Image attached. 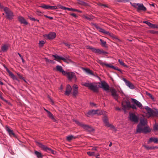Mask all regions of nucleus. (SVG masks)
Listing matches in <instances>:
<instances>
[{
	"instance_id": "nucleus-1",
	"label": "nucleus",
	"mask_w": 158,
	"mask_h": 158,
	"mask_svg": "<svg viewBox=\"0 0 158 158\" xmlns=\"http://www.w3.org/2000/svg\"><path fill=\"white\" fill-rule=\"evenodd\" d=\"M147 125V121L143 118L141 119L139 123L137 125L136 128V134L143 133L144 134L150 132L151 129Z\"/></svg>"
},
{
	"instance_id": "nucleus-2",
	"label": "nucleus",
	"mask_w": 158,
	"mask_h": 158,
	"mask_svg": "<svg viewBox=\"0 0 158 158\" xmlns=\"http://www.w3.org/2000/svg\"><path fill=\"white\" fill-rule=\"evenodd\" d=\"M81 84L94 92H97L98 91V87L96 83H91L89 81H87L85 82L82 83Z\"/></svg>"
},
{
	"instance_id": "nucleus-3",
	"label": "nucleus",
	"mask_w": 158,
	"mask_h": 158,
	"mask_svg": "<svg viewBox=\"0 0 158 158\" xmlns=\"http://www.w3.org/2000/svg\"><path fill=\"white\" fill-rule=\"evenodd\" d=\"M36 142L37 145L39 147L42 148L44 151L52 154H56V152L52 149L51 148L43 145L40 142Z\"/></svg>"
},
{
	"instance_id": "nucleus-4",
	"label": "nucleus",
	"mask_w": 158,
	"mask_h": 158,
	"mask_svg": "<svg viewBox=\"0 0 158 158\" xmlns=\"http://www.w3.org/2000/svg\"><path fill=\"white\" fill-rule=\"evenodd\" d=\"M36 142L37 145L39 147L42 148L44 151L52 154H56V152L52 149L51 148L43 145L40 142Z\"/></svg>"
},
{
	"instance_id": "nucleus-5",
	"label": "nucleus",
	"mask_w": 158,
	"mask_h": 158,
	"mask_svg": "<svg viewBox=\"0 0 158 158\" xmlns=\"http://www.w3.org/2000/svg\"><path fill=\"white\" fill-rule=\"evenodd\" d=\"M130 4L133 7L137 9V10L138 12H139L141 10L145 11L147 10L146 8L142 3H132L130 2Z\"/></svg>"
},
{
	"instance_id": "nucleus-6",
	"label": "nucleus",
	"mask_w": 158,
	"mask_h": 158,
	"mask_svg": "<svg viewBox=\"0 0 158 158\" xmlns=\"http://www.w3.org/2000/svg\"><path fill=\"white\" fill-rule=\"evenodd\" d=\"M75 123L83 127L85 130L89 132H92L94 131V129L91 126L83 124L80 123L78 121H75Z\"/></svg>"
},
{
	"instance_id": "nucleus-7",
	"label": "nucleus",
	"mask_w": 158,
	"mask_h": 158,
	"mask_svg": "<svg viewBox=\"0 0 158 158\" xmlns=\"http://www.w3.org/2000/svg\"><path fill=\"white\" fill-rule=\"evenodd\" d=\"M88 48L92 50L94 52L98 54L106 55L107 53L101 49H96L90 46L88 47Z\"/></svg>"
},
{
	"instance_id": "nucleus-8",
	"label": "nucleus",
	"mask_w": 158,
	"mask_h": 158,
	"mask_svg": "<svg viewBox=\"0 0 158 158\" xmlns=\"http://www.w3.org/2000/svg\"><path fill=\"white\" fill-rule=\"evenodd\" d=\"M3 9L6 15V18L9 20L12 19L14 16L13 12L7 7H4Z\"/></svg>"
},
{
	"instance_id": "nucleus-9",
	"label": "nucleus",
	"mask_w": 158,
	"mask_h": 158,
	"mask_svg": "<svg viewBox=\"0 0 158 158\" xmlns=\"http://www.w3.org/2000/svg\"><path fill=\"white\" fill-rule=\"evenodd\" d=\"M130 102L127 101L126 100H123L121 102V106L122 109L125 112H126L127 110H129L130 106Z\"/></svg>"
},
{
	"instance_id": "nucleus-10",
	"label": "nucleus",
	"mask_w": 158,
	"mask_h": 158,
	"mask_svg": "<svg viewBox=\"0 0 158 158\" xmlns=\"http://www.w3.org/2000/svg\"><path fill=\"white\" fill-rule=\"evenodd\" d=\"M129 118L131 122L135 123H137L139 122V117L134 113H129Z\"/></svg>"
},
{
	"instance_id": "nucleus-11",
	"label": "nucleus",
	"mask_w": 158,
	"mask_h": 158,
	"mask_svg": "<svg viewBox=\"0 0 158 158\" xmlns=\"http://www.w3.org/2000/svg\"><path fill=\"white\" fill-rule=\"evenodd\" d=\"M109 92L111 93V95L116 100H117L119 97L118 94L117 93V91L114 88L111 89L109 87Z\"/></svg>"
},
{
	"instance_id": "nucleus-12",
	"label": "nucleus",
	"mask_w": 158,
	"mask_h": 158,
	"mask_svg": "<svg viewBox=\"0 0 158 158\" xmlns=\"http://www.w3.org/2000/svg\"><path fill=\"white\" fill-rule=\"evenodd\" d=\"M66 76L69 80H71L74 79L75 81L77 80V78L74 73L73 72H66L65 74Z\"/></svg>"
},
{
	"instance_id": "nucleus-13",
	"label": "nucleus",
	"mask_w": 158,
	"mask_h": 158,
	"mask_svg": "<svg viewBox=\"0 0 158 158\" xmlns=\"http://www.w3.org/2000/svg\"><path fill=\"white\" fill-rule=\"evenodd\" d=\"M99 84L100 85L99 87L102 88L105 90L108 91L109 90V85L105 81H101V83H99Z\"/></svg>"
},
{
	"instance_id": "nucleus-14",
	"label": "nucleus",
	"mask_w": 158,
	"mask_h": 158,
	"mask_svg": "<svg viewBox=\"0 0 158 158\" xmlns=\"http://www.w3.org/2000/svg\"><path fill=\"white\" fill-rule=\"evenodd\" d=\"M54 70L55 71L61 73L63 75H65L66 72L63 69L62 67L61 66L59 65H57L56 68L54 69Z\"/></svg>"
},
{
	"instance_id": "nucleus-15",
	"label": "nucleus",
	"mask_w": 158,
	"mask_h": 158,
	"mask_svg": "<svg viewBox=\"0 0 158 158\" xmlns=\"http://www.w3.org/2000/svg\"><path fill=\"white\" fill-rule=\"evenodd\" d=\"M123 80L125 82L126 85L128 86L131 89H134V85L131 82L127 80L124 78H123Z\"/></svg>"
},
{
	"instance_id": "nucleus-16",
	"label": "nucleus",
	"mask_w": 158,
	"mask_h": 158,
	"mask_svg": "<svg viewBox=\"0 0 158 158\" xmlns=\"http://www.w3.org/2000/svg\"><path fill=\"white\" fill-rule=\"evenodd\" d=\"M5 69L6 71L8 72L9 73V76L10 77L13 79V80H15L18 81L17 78L15 77V76L11 72L9 69L6 67H5Z\"/></svg>"
},
{
	"instance_id": "nucleus-17",
	"label": "nucleus",
	"mask_w": 158,
	"mask_h": 158,
	"mask_svg": "<svg viewBox=\"0 0 158 158\" xmlns=\"http://www.w3.org/2000/svg\"><path fill=\"white\" fill-rule=\"evenodd\" d=\"M18 19L21 24H23L25 25H27L28 24V23L23 17L21 16H19L18 17Z\"/></svg>"
},
{
	"instance_id": "nucleus-18",
	"label": "nucleus",
	"mask_w": 158,
	"mask_h": 158,
	"mask_svg": "<svg viewBox=\"0 0 158 158\" xmlns=\"http://www.w3.org/2000/svg\"><path fill=\"white\" fill-rule=\"evenodd\" d=\"M131 102L135 104L138 107L140 108L142 106V104L136 100L132 98H131Z\"/></svg>"
},
{
	"instance_id": "nucleus-19",
	"label": "nucleus",
	"mask_w": 158,
	"mask_h": 158,
	"mask_svg": "<svg viewBox=\"0 0 158 158\" xmlns=\"http://www.w3.org/2000/svg\"><path fill=\"white\" fill-rule=\"evenodd\" d=\"M144 108L146 110V111L149 116H153L152 113L153 112V110L148 106H145Z\"/></svg>"
},
{
	"instance_id": "nucleus-20",
	"label": "nucleus",
	"mask_w": 158,
	"mask_h": 158,
	"mask_svg": "<svg viewBox=\"0 0 158 158\" xmlns=\"http://www.w3.org/2000/svg\"><path fill=\"white\" fill-rule=\"evenodd\" d=\"M52 56L55 58L54 60L57 61H59L60 60H62L64 61H66V60L65 58L57 55H53Z\"/></svg>"
},
{
	"instance_id": "nucleus-21",
	"label": "nucleus",
	"mask_w": 158,
	"mask_h": 158,
	"mask_svg": "<svg viewBox=\"0 0 158 158\" xmlns=\"http://www.w3.org/2000/svg\"><path fill=\"white\" fill-rule=\"evenodd\" d=\"M72 90V88L69 85H67L66 87L65 94L67 95H69L71 93Z\"/></svg>"
},
{
	"instance_id": "nucleus-22",
	"label": "nucleus",
	"mask_w": 158,
	"mask_h": 158,
	"mask_svg": "<svg viewBox=\"0 0 158 158\" xmlns=\"http://www.w3.org/2000/svg\"><path fill=\"white\" fill-rule=\"evenodd\" d=\"M56 33L55 32H51L46 35V37L48 39H53L56 37Z\"/></svg>"
},
{
	"instance_id": "nucleus-23",
	"label": "nucleus",
	"mask_w": 158,
	"mask_h": 158,
	"mask_svg": "<svg viewBox=\"0 0 158 158\" xmlns=\"http://www.w3.org/2000/svg\"><path fill=\"white\" fill-rule=\"evenodd\" d=\"M153 142L155 143H158V139L157 138H150L149 140L148 141V144H150V143Z\"/></svg>"
},
{
	"instance_id": "nucleus-24",
	"label": "nucleus",
	"mask_w": 158,
	"mask_h": 158,
	"mask_svg": "<svg viewBox=\"0 0 158 158\" xmlns=\"http://www.w3.org/2000/svg\"><path fill=\"white\" fill-rule=\"evenodd\" d=\"M102 120L104 123L108 127H109L108 119V116L104 115L102 118Z\"/></svg>"
},
{
	"instance_id": "nucleus-25",
	"label": "nucleus",
	"mask_w": 158,
	"mask_h": 158,
	"mask_svg": "<svg viewBox=\"0 0 158 158\" xmlns=\"http://www.w3.org/2000/svg\"><path fill=\"white\" fill-rule=\"evenodd\" d=\"M6 130L8 132L9 135L10 136H15V134L13 132L12 130H11L8 127L6 126Z\"/></svg>"
},
{
	"instance_id": "nucleus-26",
	"label": "nucleus",
	"mask_w": 158,
	"mask_h": 158,
	"mask_svg": "<svg viewBox=\"0 0 158 158\" xmlns=\"http://www.w3.org/2000/svg\"><path fill=\"white\" fill-rule=\"evenodd\" d=\"M94 26L100 32H101L103 33H105L106 34H108V32H107L105 30L101 28H100L98 25L96 24H95L94 25Z\"/></svg>"
},
{
	"instance_id": "nucleus-27",
	"label": "nucleus",
	"mask_w": 158,
	"mask_h": 158,
	"mask_svg": "<svg viewBox=\"0 0 158 158\" xmlns=\"http://www.w3.org/2000/svg\"><path fill=\"white\" fill-rule=\"evenodd\" d=\"M83 70L88 74L92 75H94L92 71L89 69L87 68H83Z\"/></svg>"
},
{
	"instance_id": "nucleus-28",
	"label": "nucleus",
	"mask_w": 158,
	"mask_h": 158,
	"mask_svg": "<svg viewBox=\"0 0 158 158\" xmlns=\"http://www.w3.org/2000/svg\"><path fill=\"white\" fill-rule=\"evenodd\" d=\"M96 114L98 115H101L105 114H106V112L105 111H102L100 110H96Z\"/></svg>"
},
{
	"instance_id": "nucleus-29",
	"label": "nucleus",
	"mask_w": 158,
	"mask_h": 158,
	"mask_svg": "<svg viewBox=\"0 0 158 158\" xmlns=\"http://www.w3.org/2000/svg\"><path fill=\"white\" fill-rule=\"evenodd\" d=\"M96 112H97L96 110H90L87 113V116H89L91 115L95 114H96Z\"/></svg>"
},
{
	"instance_id": "nucleus-30",
	"label": "nucleus",
	"mask_w": 158,
	"mask_h": 158,
	"mask_svg": "<svg viewBox=\"0 0 158 158\" xmlns=\"http://www.w3.org/2000/svg\"><path fill=\"white\" fill-rule=\"evenodd\" d=\"M83 17L85 19L89 21L92 20L94 18L93 16L89 15H84L83 16Z\"/></svg>"
},
{
	"instance_id": "nucleus-31",
	"label": "nucleus",
	"mask_w": 158,
	"mask_h": 158,
	"mask_svg": "<svg viewBox=\"0 0 158 158\" xmlns=\"http://www.w3.org/2000/svg\"><path fill=\"white\" fill-rule=\"evenodd\" d=\"M78 3L81 5L83 6H86L88 5V4L83 1L82 0H77Z\"/></svg>"
},
{
	"instance_id": "nucleus-32",
	"label": "nucleus",
	"mask_w": 158,
	"mask_h": 158,
	"mask_svg": "<svg viewBox=\"0 0 158 158\" xmlns=\"http://www.w3.org/2000/svg\"><path fill=\"white\" fill-rule=\"evenodd\" d=\"M8 48V46L6 44L3 45L1 48V50L2 52H6Z\"/></svg>"
},
{
	"instance_id": "nucleus-33",
	"label": "nucleus",
	"mask_w": 158,
	"mask_h": 158,
	"mask_svg": "<svg viewBox=\"0 0 158 158\" xmlns=\"http://www.w3.org/2000/svg\"><path fill=\"white\" fill-rule=\"evenodd\" d=\"M50 6V5H46L45 4H43L41 5V6H40V7L45 9L49 10Z\"/></svg>"
},
{
	"instance_id": "nucleus-34",
	"label": "nucleus",
	"mask_w": 158,
	"mask_h": 158,
	"mask_svg": "<svg viewBox=\"0 0 158 158\" xmlns=\"http://www.w3.org/2000/svg\"><path fill=\"white\" fill-rule=\"evenodd\" d=\"M35 153L37 157L39 158L42 157L43 156L42 154L40 152L37 151H35Z\"/></svg>"
},
{
	"instance_id": "nucleus-35",
	"label": "nucleus",
	"mask_w": 158,
	"mask_h": 158,
	"mask_svg": "<svg viewBox=\"0 0 158 158\" xmlns=\"http://www.w3.org/2000/svg\"><path fill=\"white\" fill-rule=\"evenodd\" d=\"M109 129H110L114 132H115L117 131V129L114 127L110 124H109Z\"/></svg>"
},
{
	"instance_id": "nucleus-36",
	"label": "nucleus",
	"mask_w": 158,
	"mask_h": 158,
	"mask_svg": "<svg viewBox=\"0 0 158 158\" xmlns=\"http://www.w3.org/2000/svg\"><path fill=\"white\" fill-rule=\"evenodd\" d=\"M118 62L120 64L122 65V66L127 68L128 67L125 64V63L124 62H123L122 60L119 59L118 60Z\"/></svg>"
},
{
	"instance_id": "nucleus-37",
	"label": "nucleus",
	"mask_w": 158,
	"mask_h": 158,
	"mask_svg": "<svg viewBox=\"0 0 158 158\" xmlns=\"http://www.w3.org/2000/svg\"><path fill=\"white\" fill-rule=\"evenodd\" d=\"M68 10L69 11H77V12H80V13L81 12V11H80V10H78L77 9H73V8H68Z\"/></svg>"
},
{
	"instance_id": "nucleus-38",
	"label": "nucleus",
	"mask_w": 158,
	"mask_h": 158,
	"mask_svg": "<svg viewBox=\"0 0 158 158\" xmlns=\"http://www.w3.org/2000/svg\"><path fill=\"white\" fill-rule=\"evenodd\" d=\"M76 137L73 136V135H71L68 136L67 137V139L68 141H70L72 139H75Z\"/></svg>"
},
{
	"instance_id": "nucleus-39",
	"label": "nucleus",
	"mask_w": 158,
	"mask_h": 158,
	"mask_svg": "<svg viewBox=\"0 0 158 158\" xmlns=\"http://www.w3.org/2000/svg\"><path fill=\"white\" fill-rule=\"evenodd\" d=\"M48 116L51 118L52 119H54V118L52 113L49 111L48 113Z\"/></svg>"
},
{
	"instance_id": "nucleus-40",
	"label": "nucleus",
	"mask_w": 158,
	"mask_h": 158,
	"mask_svg": "<svg viewBox=\"0 0 158 158\" xmlns=\"http://www.w3.org/2000/svg\"><path fill=\"white\" fill-rule=\"evenodd\" d=\"M100 41L101 43V44L102 46L103 47H106V42L102 39H100Z\"/></svg>"
},
{
	"instance_id": "nucleus-41",
	"label": "nucleus",
	"mask_w": 158,
	"mask_h": 158,
	"mask_svg": "<svg viewBox=\"0 0 158 158\" xmlns=\"http://www.w3.org/2000/svg\"><path fill=\"white\" fill-rule=\"evenodd\" d=\"M98 62L101 64L102 65H105L107 67H109V64H105L103 63V62L100 60H98Z\"/></svg>"
},
{
	"instance_id": "nucleus-42",
	"label": "nucleus",
	"mask_w": 158,
	"mask_h": 158,
	"mask_svg": "<svg viewBox=\"0 0 158 158\" xmlns=\"http://www.w3.org/2000/svg\"><path fill=\"white\" fill-rule=\"evenodd\" d=\"M78 90L73 89V95L76 97V95L78 94Z\"/></svg>"
},
{
	"instance_id": "nucleus-43",
	"label": "nucleus",
	"mask_w": 158,
	"mask_h": 158,
	"mask_svg": "<svg viewBox=\"0 0 158 158\" xmlns=\"http://www.w3.org/2000/svg\"><path fill=\"white\" fill-rule=\"evenodd\" d=\"M129 109L130 108H131L133 109H135L136 110L137 109V108L136 106L134 104H131V103H130V106H129Z\"/></svg>"
},
{
	"instance_id": "nucleus-44",
	"label": "nucleus",
	"mask_w": 158,
	"mask_h": 158,
	"mask_svg": "<svg viewBox=\"0 0 158 158\" xmlns=\"http://www.w3.org/2000/svg\"><path fill=\"white\" fill-rule=\"evenodd\" d=\"M87 154L90 156H94V152H88Z\"/></svg>"
},
{
	"instance_id": "nucleus-45",
	"label": "nucleus",
	"mask_w": 158,
	"mask_h": 158,
	"mask_svg": "<svg viewBox=\"0 0 158 158\" xmlns=\"http://www.w3.org/2000/svg\"><path fill=\"white\" fill-rule=\"evenodd\" d=\"M45 42L44 41H40L39 43V46L40 47H42L44 44L45 43Z\"/></svg>"
},
{
	"instance_id": "nucleus-46",
	"label": "nucleus",
	"mask_w": 158,
	"mask_h": 158,
	"mask_svg": "<svg viewBox=\"0 0 158 158\" xmlns=\"http://www.w3.org/2000/svg\"><path fill=\"white\" fill-rule=\"evenodd\" d=\"M109 36L111 37L113 40L117 39L116 36L115 35H114L113 34L109 33Z\"/></svg>"
},
{
	"instance_id": "nucleus-47",
	"label": "nucleus",
	"mask_w": 158,
	"mask_h": 158,
	"mask_svg": "<svg viewBox=\"0 0 158 158\" xmlns=\"http://www.w3.org/2000/svg\"><path fill=\"white\" fill-rule=\"evenodd\" d=\"M57 7L56 6H50V9L51 10H55L57 9Z\"/></svg>"
},
{
	"instance_id": "nucleus-48",
	"label": "nucleus",
	"mask_w": 158,
	"mask_h": 158,
	"mask_svg": "<svg viewBox=\"0 0 158 158\" xmlns=\"http://www.w3.org/2000/svg\"><path fill=\"white\" fill-rule=\"evenodd\" d=\"M146 94L148 96H149L150 97V98H151L153 100H154V98L151 94H150L149 93L147 92Z\"/></svg>"
},
{
	"instance_id": "nucleus-49",
	"label": "nucleus",
	"mask_w": 158,
	"mask_h": 158,
	"mask_svg": "<svg viewBox=\"0 0 158 158\" xmlns=\"http://www.w3.org/2000/svg\"><path fill=\"white\" fill-rule=\"evenodd\" d=\"M29 19L32 20V21H37L38 22H39V20H38V19H35L34 18H32V17H29Z\"/></svg>"
},
{
	"instance_id": "nucleus-50",
	"label": "nucleus",
	"mask_w": 158,
	"mask_h": 158,
	"mask_svg": "<svg viewBox=\"0 0 158 158\" xmlns=\"http://www.w3.org/2000/svg\"><path fill=\"white\" fill-rule=\"evenodd\" d=\"M59 8L61 9L62 10H68V7H64V6H62L61 5H59Z\"/></svg>"
},
{
	"instance_id": "nucleus-51",
	"label": "nucleus",
	"mask_w": 158,
	"mask_h": 158,
	"mask_svg": "<svg viewBox=\"0 0 158 158\" xmlns=\"http://www.w3.org/2000/svg\"><path fill=\"white\" fill-rule=\"evenodd\" d=\"M154 130H158V124H155L153 126Z\"/></svg>"
},
{
	"instance_id": "nucleus-52",
	"label": "nucleus",
	"mask_w": 158,
	"mask_h": 158,
	"mask_svg": "<svg viewBox=\"0 0 158 158\" xmlns=\"http://www.w3.org/2000/svg\"><path fill=\"white\" fill-rule=\"evenodd\" d=\"M151 33L153 34H158V31H155L153 30H150L149 31Z\"/></svg>"
},
{
	"instance_id": "nucleus-53",
	"label": "nucleus",
	"mask_w": 158,
	"mask_h": 158,
	"mask_svg": "<svg viewBox=\"0 0 158 158\" xmlns=\"http://www.w3.org/2000/svg\"><path fill=\"white\" fill-rule=\"evenodd\" d=\"M143 23H145L147 24L149 27H150L151 25H152V23H150V22H148L147 21H144L143 22Z\"/></svg>"
},
{
	"instance_id": "nucleus-54",
	"label": "nucleus",
	"mask_w": 158,
	"mask_h": 158,
	"mask_svg": "<svg viewBox=\"0 0 158 158\" xmlns=\"http://www.w3.org/2000/svg\"><path fill=\"white\" fill-rule=\"evenodd\" d=\"M17 75L19 77L20 79H22L24 80V81L26 82V81L24 79V78L19 73H17Z\"/></svg>"
},
{
	"instance_id": "nucleus-55",
	"label": "nucleus",
	"mask_w": 158,
	"mask_h": 158,
	"mask_svg": "<svg viewBox=\"0 0 158 158\" xmlns=\"http://www.w3.org/2000/svg\"><path fill=\"white\" fill-rule=\"evenodd\" d=\"M73 89L78 90V85L76 84H74L73 86Z\"/></svg>"
},
{
	"instance_id": "nucleus-56",
	"label": "nucleus",
	"mask_w": 158,
	"mask_h": 158,
	"mask_svg": "<svg viewBox=\"0 0 158 158\" xmlns=\"http://www.w3.org/2000/svg\"><path fill=\"white\" fill-rule=\"evenodd\" d=\"M153 116L158 115V111H155L153 110Z\"/></svg>"
},
{
	"instance_id": "nucleus-57",
	"label": "nucleus",
	"mask_w": 158,
	"mask_h": 158,
	"mask_svg": "<svg viewBox=\"0 0 158 158\" xmlns=\"http://www.w3.org/2000/svg\"><path fill=\"white\" fill-rule=\"evenodd\" d=\"M112 68L114 69L115 70H116L117 67L112 65L111 64H109V68Z\"/></svg>"
},
{
	"instance_id": "nucleus-58",
	"label": "nucleus",
	"mask_w": 158,
	"mask_h": 158,
	"mask_svg": "<svg viewBox=\"0 0 158 158\" xmlns=\"http://www.w3.org/2000/svg\"><path fill=\"white\" fill-rule=\"evenodd\" d=\"M145 148H146L148 150H150V146L147 145H143V146Z\"/></svg>"
},
{
	"instance_id": "nucleus-59",
	"label": "nucleus",
	"mask_w": 158,
	"mask_h": 158,
	"mask_svg": "<svg viewBox=\"0 0 158 158\" xmlns=\"http://www.w3.org/2000/svg\"><path fill=\"white\" fill-rule=\"evenodd\" d=\"M117 1L118 2H129V0H117Z\"/></svg>"
},
{
	"instance_id": "nucleus-60",
	"label": "nucleus",
	"mask_w": 158,
	"mask_h": 158,
	"mask_svg": "<svg viewBox=\"0 0 158 158\" xmlns=\"http://www.w3.org/2000/svg\"><path fill=\"white\" fill-rule=\"evenodd\" d=\"M64 44L65 45L68 47L69 48H70V45L68 43H64Z\"/></svg>"
},
{
	"instance_id": "nucleus-61",
	"label": "nucleus",
	"mask_w": 158,
	"mask_h": 158,
	"mask_svg": "<svg viewBox=\"0 0 158 158\" xmlns=\"http://www.w3.org/2000/svg\"><path fill=\"white\" fill-rule=\"evenodd\" d=\"M70 15L75 18H77V15L74 13H72L70 14Z\"/></svg>"
},
{
	"instance_id": "nucleus-62",
	"label": "nucleus",
	"mask_w": 158,
	"mask_h": 158,
	"mask_svg": "<svg viewBox=\"0 0 158 158\" xmlns=\"http://www.w3.org/2000/svg\"><path fill=\"white\" fill-rule=\"evenodd\" d=\"M155 27H156L155 24H152V25H151L150 27L151 28H156Z\"/></svg>"
},
{
	"instance_id": "nucleus-63",
	"label": "nucleus",
	"mask_w": 158,
	"mask_h": 158,
	"mask_svg": "<svg viewBox=\"0 0 158 158\" xmlns=\"http://www.w3.org/2000/svg\"><path fill=\"white\" fill-rule=\"evenodd\" d=\"M119 71L121 73H122V71L121 69L118 68V67H117L116 70Z\"/></svg>"
},
{
	"instance_id": "nucleus-64",
	"label": "nucleus",
	"mask_w": 158,
	"mask_h": 158,
	"mask_svg": "<svg viewBox=\"0 0 158 158\" xmlns=\"http://www.w3.org/2000/svg\"><path fill=\"white\" fill-rule=\"evenodd\" d=\"M4 8V6L1 5V3H0V9H2Z\"/></svg>"
}]
</instances>
